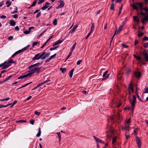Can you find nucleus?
I'll list each match as a JSON object with an SVG mask.
<instances>
[{
    "mask_svg": "<svg viewBox=\"0 0 148 148\" xmlns=\"http://www.w3.org/2000/svg\"><path fill=\"white\" fill-rule=\"evenodd\" d=\"M137 97L138 98V99L140 100L142 102L143 101L142 100V99L140 98L139 96L138 95V93H136Z\"/></svg>",
    "mask_w": 148,
    "mask_h": 148,
    "instance_id": "nucleus-56",
    "label": "nucleus"
},
{
    "mask_svg": "<svg viewBox=\"0 0 148 148\" xmlns=\"http://www.w3.org/2000/svg\"><path fill=\"white\" fill-rule=\"evenodd\" d=\"M127 124H125V126H122L121 128L122 130H127Z\"/></svg>",
    "mask_w": 148,
    "mask_h": 148,
    "instance_id": "nucleus-31",
    "label": "nucleus"
},
{
    "mask_svg": "<svg viewBox=\"0 0 148 148\" xmlns=\"http://www.w3.org/2000/svg\"><path fill=\"white\" fill-rule=\"evenodd\" d=\"M44 2V0H39L38 2V4H40Z\"/></svg>",
    "mask_w": 148,
    "mask_h": 148,
    "instance_id": "nucleus-52",
    "label": "nucleus"
},
{
    "mask_svg": "<svg viewBox=\"0 0 148 148\" xmlns=\"http://www.w3.org/2000/svg\"><path fill=\"white\" fill-rule=\"evenodd\" d=\"M72 51H70V53H69V54L66 60H67L71 56V55H72Z\"/></svg>",
    "mask_w": 148,
    "mask_h": 148,
    "instance_id": "nucleus-47",
    "label": "nucleus"
},
{
    "mask_svg": "<svg viewBox=\"0 0 148 148\" xmlns=\"http://www.w3.org/2000/svg\"><path fill=\"white\" fill-rule=\"evenodd\" d=\"M134 74L136 78H139L141 76V73L139 71L135 72Z\"/></svg>",
    "mask_w": 148,
    "mask_h": 148,
    "instance_id": "nucleus-10",
    "label": "nucleus"
},
{
    "mask_svg": "<svg viewBox=\"0 0 148 148\" xmlns=\"http://www.w3.org/2000/svg\"><path fill=\"white\" fill-rule=\"evenodd\" d=\"M6 63V62H5L3 63H2L1 64H0V67H2V68H3L4 66V64H5Z\"/></svg>",
    "mask_w": 148,
    "mask_h": 148,
    "instance_id": "nucleus-49",
    "label": "nucleus"
},
{
    "mask_svg": "<svg viewBox=\"0 0 148 148\" xmlns=\"http://www.w3.org/2000/svg\"><path fill=\"white\" fill-rule=\"evenodd\" d=\"M138 41L136 40H135V42H134V45H136L137 44H138Z\"/></svg>",
    "mask_w": 148,
    "mask_h": 148,
    "instance_id": "nucleus-60",
    "label": "nucleus"
},
{
    "mask_svg": "<svg viewBox=\"0 0 148 148\" xmlns=\"http://www.w3.org/2000/svg\"><path fill=\"white\" fill-rule=\"evenodd\" d=\"M30 31H25L24 32V33L25 34H27L30 33Z\"/></svg>",
    "mask_w": 148,
    "mask_h": 148,
    "instance_id": "nucleus-54",
    "label": "nucleus"
},
{
    "mask_svg": "<svg viewBox=\"0 0 148 148\" xmlns=\"http://www.w3.org/2000/svg\"><path fill=\"white\" fill-rule=\"evenodd\" d=\"M46 30H45V31H44V32H43L42 33L39 35H38V37H37V38H39L40 37V36H41L42 34H43L45 32H46Z\"/></svg>",
    "mask_w": 148,
    "mask_h": 148,
    "instance_id": "nucleus-55",
    "label": "nucleus"
},
{
    "mask_svg": "<svg viewBox=\"0 0 148 148\" xmlns=\"http://www.w3.org/2000/svg\"><path fill=\"white\" fill-rule=\"evenodd\" d=\"M77 27H78V25H75L74 26V27H73V29L72 32L74 31L75 29H76L77 28Z\"/></svg>",
    "mask_w": 148,
    "mask_h": 148,
    "instance_id": "nucleus-50",
    "label": "nucleus"
},
{
    "mask_svg": "<svg viewBox=\"0 0 148 148\" xmlns=\"http://www.w3.org/2000/svg\"><path fill=\"white\" fill-rule=\"evenodd\" d=\"M144 93H148V87L146 88V89L145 90V91L144 92Z\"/></svg>",
    "mask_w": 148,
    "mask_h": 148,
    "instance_id": "nucleus-63",
    "label": "nucleus"
},
{
    "mask_svg": "<svg viewBox=\"0 0 148 148\" xmlns=\"http://www.w3.org/2000/svg\"><path fill=\"white\" fill-rule=\"evenodd\" d=\"M30 123L32 125H34V120L33 119L30 120L29 121Z\"/></svg>",
    "mask_w": 148,
    "mask_h": 148,
    "instance_id": "nucleus-46",
    "label": "nucleus"
},
{
    "mask_svg": "<svg viewBox=\"0 0 148 148\" xmlns=\"http://www.w3.org/2000/svg\"><path fill=\"white\" fill-rule=\"evenodd\" d=\"M15 62L14 61H13L11 59L10 60L7 62H6V63L4 64L3 68H2V69H5L8 67L10 66V64L11 63H15Z\"/></svg>",
    "mask_w": 148,
    "mask_h": 148,
    "instance_id": "nucleus-3",
    "label": "nucleus"
},
{
    "mask_svg": "<svg viewBox=\"0 0 148 148\" xmlns=\"http://www.w3.org/2000/svg\"><path fill=\"white\" fill-rule=\"evenodd\" d=\"M82 60H79V61H78L77 62V65H79L81 62Z\"/></svg>",
    "mask_w": 148,
    "mask_h": 148,
    "instance_id": "nucleus-64",
    "label": "nucleus"
},
{
    "mask_svg": "<svg viewBox=\"0 0 148 148\" xmlns=\"http://www.w3.org/2000/svg\"><path fill=\"white\" fill-rule=\"evenodd\" d=\"M94 27L95 26L94 23H92V26L91 27V29L90 31V33H92V31L94 30Z\"/></svg>",
    "mask_w": 148,
    "mask_h": 148,
    "instance_id": "nucleus-27",
    "label": "nucleus"
},
{
    "mask_svg": "<svg viewBox=\"0 0 148 148\" xmlns=\"http://www.w3.org/2000/svg\"><path fill=\"white\" fill-rule=\"evenodd\" d=\"M133 21H136L137 23L139 22V19L137 16H133Z\"/></svg>",
    "mask_w": 148,
    "mask_h": 148,
    "instance_id": "nucleus-16",
    "label": "nucleus"
},
{
    "mask_svg": "<svg viewBox=\"0 0 148 148\" xmlns=\"http://www.w3.org/2000/svg\"><path fill=\"white\" fill-rule=\"evenodd\" d=\"M130 72V70L129 69H128L125 73L126 74L127 76H128Z\"/></svg>",
    "mask_w": 148,
    "mask_h": 148,
    "instance_id": "nucleus-51",
    "label": "nucleus"
},
{
    "mask_svg": "<svg viewBox=\"0 0 148 148\" xmlns=\"http://www.w3.org/2000/svg\"><path fill=\"white\" fill-rule=\"evenodd\" d=\"M74 71V69H72L69 73V76L70 78H71L72 77Z\"/></svg>",
    "mask_w": 148,
    "mask_h": 148,
    "instance_id": "nucleus-22",
    "label": "nucleus"
},
{
    "mask_svg": "<svg viewBox=\"0 0 148 148\" xmlns=\"http://www.w3.org/2000/svg\"><path fill=\"white\" fill-rule=\"evenodd\" d=\"M37 44H38V43L37 42H33L32 44V47H34L35 46L37 45Z\"/></svg>",
    "mask_w": 148,
    "mask_h": 148,
    "instance_id": "nucleus-59",
    "label": "nucleus"
},
{
    "mask_svg": "<svg viewBox=\"0 0 148 148\" xmlns=\"http://www.w3.org/2000/svg\"><path fill=\"white\" fill-rule=\"evenodd\" d=\"M133 100L132 101V99H130V103L131 104L132 106V110L133 111L134 110V108L135 107V104L136 103V97L134 95H133Z\"/></svg>",
    "mask_w": 148,
    "mask_h": 148,
    "instance_id": "nucleus-2",
    "label": "nucleus"
},
{
    "mask_svg": "<svg viewBox=\"0 0 148 148\" xmlns=\"http://www.w3.org/2000/svg\"><path fill=\"white\" fill-rule=\"evenodd\" d=\"M59 2H61V3L60 5L56 8L57 9L63 7L64 4V3L63 1H60Z\"/></svg>",
    "mask_w": 148,
    "mask_h": 148,
    "instance_id": "nucleus-12",
    "label": "nucleus"
},
{
    "mask_svg": "<svg viewBox=\"0 0 148 148\" xmlns=\"http://www.w3.org/2000/svg\"><path fill=\"white\" fill-rule=\"evenodd\" d=\"M122 119V117L119 114H117L116 115L112 116L111 118L110 119L112 122H113L114 121H116L117 120H119L120 119Z\"/></svg>",
    "mask_w": 148,
    "mask_h": 148,
    "instance_id": "nucleus-1",
    "label": "nucleus"
},
{
    "mask_svg": "<svg viewBox=\"0 0 148 148\" xmlns=\"http://www.w3.org/2000/svg\"><path fill=\"white\" fill-rule=\"evenodd\" d=\"M9 23L10 25L12 26H14L16 24V23L13 20H10V21Z\"/></svg>",
    "mask_w": 148,
    "mask_h": 148,
    "instance_id": "nucleus-17",
    "label": "nucleus"
},
{
    "mask_svg": "<svg viewBox=\"0 0 148 148\" xmlns=\"http://www.w3.org/2000/svg\"><path fill=\"white\" fill-rule=\"evenodd\" d=\"M136 140L137 145L138 147L139 148H140L141 145V142L139 138L137 136L136 137Z\"/></svg>",
    "mask_w": 148,
    "mask_h": 148,
    "instance_id": "nucleus-6",
    "label": "nucleus"
},
{
    "mask_svg": "<svg viewBox=\"0 0 148 148\" xmlns=\"http://www.w3.org/2000/svg\"><path fill=\"white\" fill-rule=\"evenodd\" d=\"M10 99V98L9 97L5 99H0V101H7Z\"/></svg>",
    "mask_w": 148,
    "mask_h": 148,
    "instance_id": "nucleus-42",
    "label": "nucleus"
},
{
    "mask_svg": "<svg viewBox=\"0 0 148 148\" xmlns=\"http://www.w3.org/2000/svg\"><path fill=\"white\" fill-rule=\"evenodd\" d=\"M123 27V25H121L119 27L117 31V33H118L119 32L121 31Z\"/></svg>",
    "mask_w": 148,
    "mask_h": 148,
    "instance_id": "nucleus-25",
    "label": "nucleus"
},
{
    "mask_svg": "<svg viewBox=\"0 0 148 148\" xmlns=\"http://www.w3.org/2000/svg\"><path fill=\"white\" fill-rule=\"evenodd\" d=\"M46 52H43L40 56V58L42 60H44L46 58L45 56Z\"/></svg>",
    "mask_w": 148,
    "mask_h": 148,
    "instance_id": "nucleus-13",
    "label": "nucleus"
},
{
    "mask_svg": "<svg viewBox=\"0 0 148 148\" xmlns=\"http://www.w3.org/2000/svg\"><path fill=\"white\" fill-rule=\"evenodd\" d=\"M53 23L54 25H55L57 24V20L56 19H55L53 21Z\"/></svg>",
    "mask_w": 148,
    "mask_h": 148,
    "instance_id": "nucleus-40",
    "label": "nucleus"
},
{
    "mask_svg": "<svg viewBox=\"0 0 148 148\" xmlns=\"http://www.w3.org/2000/svg\"><path fill=\"white\" fill-rule=\"evenodd\" d=\"M13 36H10L8 38V39L9 40H11L13 39Z\"/></svg>",
    "mask_w": 148,
    "mask_h": 148,
    "instance_id": "nucleus-57",
    "label": "nucleus"
},
{
    "mask_svg": "<svg viewBox=\"0 0 148 148\" xmlns=\"http://www.w3.org/2000/svg\"><path fill=\"white\" fill-rule=\"evenodd\" d=\"M133 56L135 58H136L137 60H138L140 62L142 60L141 58V57L138 56H136L134 54L133 55Z\"/></svg>",
    "mask_w": 148,
    "mask_h": 148,
    "instance_id": "nucleus-18",
    "label": "nucleus"
},
{
    "mask_svg": "<svg viewBox=\"0 0 148 148\" xmlns=\"http://www.w3.org/2000/svg\"><path fill=\"white\" fill-rule=\"evenodd\" d=\"M139 8V9L141 11H142L143 10H145V8H143V7L140 8Z\"/></svg>",
    "mask_w": 148,
    "mask_h": 148,
    "instance_id": "nucleus-62",
    "label": "nucleus"
},
{
    "mask_svg": "<svg viewBox=\"0 0 148 148\" xmlns=\"http://www.w3.org/2000/svg\"><path fill=\"white\" fill-rule=\"evenodd\" d=\"M77 44V43L76 42H75L74 44L73 45L71 49V51H73V49H74L75 48V46H76Z\"/></svg>",
    "mask_w": 148,
    "mask_h": 148,
    "instance_id": "nucleus-28",
    "label": "nucleus"
},
{
    "mask_svg": "<svg viewBox=\"0 0 148 148\" xmlns=\"http://www.w3.org/2000/svg\"><path fill=\"white\" fill-rule=\"evenodd\" d=\"M11 2H10V1L9 0H8L6 3V4H7V7H9L11 5Z\"/></svg>",
    "mask_w": 148,
    "mask_h": 148,
    "instance_id": "nucleus-29",
    "label": "nucleus"
},
{
    "mask_svg": "<svg viewBox=\"0 0 148 148\" xmlns=\"http://www.w3.org/2000/svg\"><path fill=\"white\" fill-rule=\"evenodd\" d=\"M132 6L133 7L134 9L136 10L137 11V9L138 8L134 4H133L132 5Z\"/></svg>",
    "mask_w": 148,
    "mask_h": 148,
    "instance_id": "nucleus-37",
    "label": "nucleus"
},
{
    "mask_svg": "<svg viewBox=\"0 0 148 148\" xmlns=\"http://www.w3.org/2000/svg\"><path fill=\"white\" fill-rule=\"evenodd\" d=\"M26 122V121L25 120H20L18 121H17L16 122V123H25Z\"/></svg>",
    "mask_w": 148,
    "mask_h": 148,
    "instance_id": "nucleus-36",
    "label": "nucleus"
},
{
    "mask_svg": "<svg viewBox=\"0 0 148 148\" xmlns=\"http://www.w3.org/2000/svg\"><path fill=\"white\" fill-rule=\"evenodd\" d=\"M40 53H38L35 56L32 58V60H38L40 59Z\"/></svg>",
    "mask_w": 148,
    "mask_h": 148,
    "instance_id": "nucleus-11",
    "label": "nucleus"
},
{
    "mask_svg": "<svg viewBox=\"0 0 148 148\" xmlns=\"http://www.w3.org/2000/svg\"><path fill=\"white\" fill-rule=\"evenodd\" d=\"M93 138L95 139V140L97 142H99V141L100 139H99L98 138H97V137H96L95 136H93Z\"/></svg>",
    "mask_w": 148,
    "mask_h": 148,
    "instance_id": "nucleus-39",
    "label": "nucleus"
},
{
    "mask_svg": "<svg viewBox=\"0 0 148 148\" xmlns=\"http://www.w3.org/2000/svg\"><path fill=\"white\" fill-rule=\"evenodd\" d=\"M136 5L139 7V8H141L143 6V4L141 3H139V2H136Z\"/></svg>",
    "mask_w": 148,
    "mask_h": 148,
    "instance_id": "nucleus-20",
    "label": "nucleus"
},
{
    "mask_svg": "<svg viewBox=\"0 0 148 148\" xmlns=\"http://www.w3.org/2000/svg\"><path fill=\"white\" fill-rule=\"evenodd\" d=\"M32 75V73H28L26 75H23V76H21L19 77L18 78V79H21L24 78L25 77H27L29 76V77H31Z\"/></svg>",
    "mask_w": 148,
    "mask_h": 148,
    "instance_id": "nucleus-9",
    "label": "nucleus"
},
{
    "mask_svg": "<svg viewBox=\"0 0 148 148\" xmlns=\"http://www.w3.org/2000/svg\"><path fill=\"white\" fill-rule=\"evenodd\" d=\"M34 114L38 116H39L40 114V113L37 111H36L34 112Z\"/></svg>",
    "mask_w": 148,
    "mask_h": 148,
    "instance_id": "nucleus-45",
    "label": "nucleus"
},
{
    "mask_svg": "<svg viewBox=\"0 0 148 148\" xmlns=\"http://www.w3.org/2000/svg\"><path fill=\"white\" fill-rule=\"evenodd\" d=\"M56 53H55L53 55L50 56L49 58L51 59L53 58L54 57H55L56 56Z\"/></svg>",
    "mask_w": 148,
    "mask_h": 148,
    "instance_id": "nucleus-58",
    "label": "nucleus"
},
{
    "mask_svg": "<svg viewBox=\"0 0 148 148\" xmlns=\"http://www.w3.org/2000/svg\"><path fill=\"white\" fill-rule=\"evenodd\" d=\"M42 61L41 63H38L36 64H34V66H39L41 64H42Z\"/></svg>",
    "mask_w": 148,
    "mask_h": 148,
    "instance_id": "nucleus-41",
    "label": "nucleus"
},
{
    "mask_svg": "<svg viewBox=\"0 0 148 148\" xmlns=\"http://www.w3.org/2000/svg\"><path fill=\"white\" fill-rule=\"evenodd\" d=\"M144 35V33L143 32L140 33L138 34V37H141L143 36Z\"/></svg>",
    "mask_w": 148,
    "mask_h": 148,
    "instance_id": "nucleus-48",
    "label": "nucleus"
},
{
    "mask_svg": "<svg viewBox=\"0 0 148 148\" xmlns=\"http://www.w3.org/2000/svg\"><path fill=\"white\" fill-rule=\"evenodd\" d=\"M32 83V82H30V83L26 84H25L24 85H23V86H22L21 87L18 88L17 90H18V89H21V88H23V87H25V86H27L29 84H30V83Z\"/></svg>",
    "mask_w": 148,
    "mask_h": 148,
    "instance_id": "nucleus-32",
    "label": "nucleus"
},
{
    "mask_svg": "<svg viewBox=\"0 0 148 148\" xmlns=\"http://www.w3.org/2000/svg\"><path fill=\"white\" fill-rule=\"evenodd\" d=\"M130 90H132V92H133V86L131 83H130L129 87V93H130Z\"/></svg>",
    "mask_w": 148,
    "mask_h": 148,
    "instance_id": "nucleus-15",
    "label": "nucleus"
},
{
    "mask_svg": "<svg viewBox=\"0 0 148 148\" xmlns=\"http://www.w3.org/2000/svg\"><path fill=\"white\" fill-rule=\"evenodd\" d=\"M14 9L15 10L13 11V12H11V14H14L15 13H17L18 12V9H17V8L16 7V6H14Z\"/></svg>",
    "mask_w": 148,
    "mask_h": 148,
    "instance_id": "nucleus-23",
    "label": "nucleus"
},
{
    "mask_svg": "<svg viewBox=\"0 0 148 148\" xmlns=\"http://www.w3.org/2000/svg\"><path fill=\"white\" fill-rule=\"evenodd\" d=\"M116 137H115L112 138V143L113 144L115 143L116 140Z\"/></svg>",
    "mask_w": 148,
    "mask_h": 148,
    "instance_id": "nucleus-43",
    "label": "nucleus"
},
{
    "mask_svg": "<svg viewBox=\"0 0 148 148\" xmlns=\"http://www.w3.org/2000/svg\"><path fill=\"white\" fill-rule=\"evenodd\" d=\"M62 42L61 40H59L55 43L53 45V46H54L60 44Z\"/></svg>",
    "mask_w": 148,
    "mask_h": 148,
    "instance_id": "nucleus-19",
    "label": "nucleus"
},
{
    "mask_svg": "<svg viewBox=\"0 0 148 148\" xmlns=\"http://www.w3.org/2000/svg\"><path fill=\"white\" fill-rule=\"evenodd\" d=\"M60 69L62 73H63L66 70V69L65 68H60Z\"/></svg>",
    "mask_w": 148,
    "mask_h": 148,
    "instance_id": "nucleus-33",
    "label": "nucleus"
},
{
    "mask_svg": "<svg viewBox=\"0 0 148 148\" xmlns=\"http://www.w3.org/2000/svg\"><path fill=\"white\" fill-rule=\"evenodd\" d=\"M142 53L144 56L145 61L148 62V50H147V52H146L145 50L142 51Z\"/></svg>",
    "mask_w": 148,
    "mask_h": 148,
    "instance_id": "nucleus-4",
    "label": "nucleus"
},
{
    "mask_svg": "<svg viewBox=\"0 0 148 148\" xmlns=\"http://www.w3.org/2000/svg\"><path fill=\"white\" fill-rule=\"evenodd\" d=\"M37 1H36V0H35V1H34L33 2V3L32 4V5H31V6H30V7H29L28 8H29H29H30L31 7H33V6H34L36 5V3H37Z\"/></svg>",
    "mask_w": 148,
    "mask_h": 148,
    "instance_id": "nucleus-30",
    "label": "nucleus"
},
{
    "mask_svg": "<svg viewBox=\"0 0 148 148\" xmlns=\"http://www.w3.org/2000/svg\"><path fill=\"white\" fill-rule=\"evenodd\" d=\"M59 47V46H57L56 47H55L53 48H51L50 49V51H52L53 50H54L56 49L57 48Z\"/></svg>",
    "mask_w": 148,
    "mask_h": 148,
    "instance_id": "nucleus-38",
    "label": "nucleus"
},
{
    "mask_svg": "<svg viewBox=\"0 0 148 148\" xmlns=\"http://www.w3.org/2000/svg\"><path fill=\"white\" fill-rule=\"evenodd\" d=\"M108 72V71H107L103 73L102 76L103 77V78L102 79L103 80L106 79L109 77V76L110 75V74H107Z\"/></svg>",
    "mask_w": 148,
    "mask_h": 148,
    "instance_id": "nucleus-8",
    "label": "nucleus"
},
{
    "mask_svg": "<svg viewBox=\"0 0 148 148\" xmlns=\"http://www.w3.org/2000/svg\"><path fill=\"white\" fill-rule=\"evenodd\" d=\"M49 3L48 2L46 3L45 5L44 6L41 8V9L42 10H44L45 9L47 8L48 6L47 5H49Z\"/></svg>",
    "mask_w": 148,
    "mask_h": 148,
    "instance_id": "nucleus-14",
    "label": "nucleus"
},
{
    "mask_svg": "<svg viewBox=\"0 0 148 148\" xmlns=\"http://www.w3.org/2000/svg\"><path fill=\"white\" fill-rule=\"evenodd\" d=\"M143 41L148 40V37L146 36H144L143 38Z\"/></svg>",
    "mask_w": 148,
    "mask_h": 148,
    "instance_id": "nucleus-44",
    "label": "nucleus"
},
{
    "mask_svg": "<svg viewBox=\"0 0 148 148\" xmlns=\"http://www.w3.org/2000/svg\"><path fill=\"white\" fill-rule=\"evenodd\" d=\"M40 69L41 67H36L30 70V71L31 72L30 73H32V74L34 73H38L40 71Z\"/></svg>",
    "mask_w": 148,
    "mask_h": 148,
    "instance_id": "nucleus-5",
    "label": "nucleus"
},
{
    "mask_svg": "<svg viewBox=\"0 0 148 148\" xmlns=\"http://www.w3.org/2000/svg\"><path fill=\"white\" fill-rule=\"evenodd\" d=\"M57 134L58 135V137L59 142H60V141H61V134L59 132H57Z\"/></svg>",
    "mask_w": 148,
    "mask_h": 148,
    "instance_id": "nucleus-34",
    "label": "nucleus"
},
{
    "mask_svg": "<svg viewBox=\"0 0 148 148\" xmlns=\"http://www.w3.org/2000/svg\"><path fill=\"white\" fill-rule=\"evenodd\" d=\"M143 46L145 48H148V42L144 43L143 45Z\"/></svg>",
    "mask_w": 148,
    "mask_h": 148,
    "instance_id": "nucleus-35",
    "label": "nucleus"
},
{
    "mask_svg": "<svg viewBox=\"0 0 148 148\" xmlns=\"http://www.w3.org/2000/svg\"><path fill=\"white\" fill-rule=\"evenodd\" d=\"M110 10H114V5L113 3L112 2L111 4L110 5Z\"/></svg>",
    "mask_w": 148,
    "mask_h": 148,
    "instance_id": "nucleus-21",
    "label": "nucleus"
},
{
    "mask_svg": "<svg viewBox=\"0 0 148 148\" xmlns=\"http://www.w3.org/2000/svg\"><path fill=\"white\" fill-rule=\"evenodd\" d=\"M14 18H17L18 17V16L17 14H16L12 16Z\"/></svg>",
    "mask_w": 148,
    "mask_h": 148,
    "instance_id": "nucleus-61",
    "label": "nucleus"
},
{
    "mask_svg": "<svg viewBox=\"0 0 148 148\" xmlns=\"http://www.w3.org/2000/svg\"><path fill=\"white\" fill-rule=\"evenodd\" d=\"M12 77V75H10V76H8L3 81L4 82H5L7 81H8V80H9Z\"/></svg>",
    "mask_w": 148,
    "mask_h": 148,
    "instance_id": "nucleus-24",
    "label": "nucleus"
},
{
    "mask_svg": "<svg viewBox=\"0 0 148 148\" xmlns=\"http://www.w3.org/2000/svg\"><path fill=\"white\" fill-rule=\"evenodd\" d=\"M41 133V129L39 127L38 128V132L36 135V136H37L38 137H39Z\"/></svg>",
    "mask_w": 148,
    "mask_h": 148,
    "instance_id": "nucleus-26",
    "label": "nucleus"
},
{
    "mask_svg": "<svg viewBox=\"0 0 148 148\" xmlns=\"http://www.w3.org/2000/svg\"><path fill=\"white\" fill-rule=\"evenodd\" d=\"M137 14L138 16L141 15L144 16V17L143 18L144 20H145V21H148V16H146L145 15V14L142 11H141L140 13H138Z\"/></svg>",
    "mask_w": 148,
    "mask_h": 148,
    "instance_id": "nucleus-7",
    "label": "nucleus"
},
{
    "mask_svg": "<svg viewBox=\"0 0 148 148\" xmlns=\"http://www.w3.org/2000/svg\"><path fill=\"white\" fill-rule=\"evenodd\" d=\"M138 128H136L135 129V130H134V134L135 135H136L137 134V133H136L137 132L138 130Z\"/></svg>",
    "mask_w": 148,
    "mask_h": 148,
    "instance_id": "nucleus-53",
    "label": "nucleus"
}]
</instances>
